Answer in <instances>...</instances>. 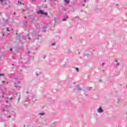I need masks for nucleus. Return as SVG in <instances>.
<instances>
[{
    "mask_svg": "<svg viewBox=\"0 0 127 127\" xmlns=\"http://www.w3.org/2000/svg\"><path fill=\"white\" fill-rule=\"evenodd\" d=\"M80 86H77V90H81V89L80 88H79Z\"/></svg>",
    "mask_w": 127,
    "mask_h": 127,
    "instance_id": "f8f14e48",
    "label": "nucleus"
},
{
    "mask_svg": "<svg viewBox=\"0 0 127 127\" xmlns=\"http://www.w3.org/2000/svg\"><path fill=\"white\" fill-rule=\"evenodd\" d=\"M19 3H20V4H21V2H19V0H18V4H19Z\"/></svg>",
    "mask_w": 127,
    "mask_h": 127,
    "instance_id": "4468645a",
    "label": "nucleus"
},
{
    "mask_svg": "<svg viewBox=\"0 0 127 127\" xmlns=\"http://www.w3.org/2000/svg\"><path fill=\"white\" fill-rule=\"evenodd\" d=\"M43 14H44V15H48V13H46V12H43Z\"/></svg>",
    "mask_w": 127,
    "mask_h": 127,
    "instance_id": "1a4fd4ad",
    "label": "nucleus"
},
{
    "mask_svg": "<svg viewBox=\"0 0 127 127\" xmlns=\"http://www.w3.org/2000/svg\"><path fill=\"white\" fill-rule=\"evenodd\" d=\"M2 83H3L4 84V83H5V82L4 81H2Z\"/></svg>",
    "mask_w": 127,
    "mask_h": 127,
    "instance_id": "b1692460",
    "label": "nucleus"
},
{
    "mask_svg": "<svg viewBox=\"0 0 127 127\" xmlns=\"http://www.w3.org/2000/svg\"><path fill=\"white\" fill-rule=\"evenodd\" d=\"M75 69L76 70V71H77V72H79V68L76 67V68H75Z\"/></svg>",
    "mask_w": 127,
    "mask_h": 127,
    "instance_id": "9b49d317",
    "label": "nucleus"
},
{
    "mask_svg": "<svg viewBox=\"0 0 127 127\" xmlns=\"http://www.w3.org/2000/svg\"><path fill=\"white\" fill-rule=\"evenodd\" d=\"M10 51H12V49H10Z\"/></svg>",
    "mask_w": 127,
    "mask_h": 127,
    "instance_id": "4be33fe9",
    "label": "nucleus"
},
{
    "mask_svg": "<svg viewBox=\"0 0 127 127\" xmlns=\"http://www.w3.org/2000/svg\"><path fill=\"white\" fill-rule=\"evenodd\" d=\"M97 111L98 113H103L104 112V111L101 108H99V109H97Z\"/></svg>",
    "mask_w": 127,
    "mask_h": 127,
    "instance_id": "f03ea898",
    "label": "nucleus"
},
{
    "mask_svg": "<svg viewBox=\"0 0 127 127\" xmlns=\"http://www.w3.org/2000/svg\"><path fill=\"white\" fill-rule=\"evenodd\" d=\"M86 1H87V0H83V1H82V5L83 6H85V4L86 3Z\"/></svg>",
    "mask_w": 127,
    "mask_h": 127,
    "instance_id": "7ed1b4c3",
    "label": "nucleus"
},
{
    "mask_svg": "<svg viewBox=\"0 0 127 127\" xmlns=\"http://www.w3.org/2000/svg\"><path fill=\"white\" fill-rule=\"evenodd\" d=\"M28 53H30V52H28Z\"/></svg>",
    "mask_w": 127,
    "mask_h": 127,
    "instance_id": "c85d7f7f",
    "label": "nucleus"
},
{
    "mask_svg": "<svg viewBox=\"0 0 127 127\" xmlns=\"http://www.w3.org/2000/svg\"><path fill=\"white\" fill-rule=\"evenodd\" d=\"M43 12H44L43 11H42L41 10L37 11V13L38 14H43Z\"/></svg>",
    "mask_w": 127,
    "mask_h": 127,
    "instance_id": "20e7f679",
    "label": "nucleus"
},
{
    "mask_svg": "<svg viewBox=\"0 0 127 127\" xmlns=\"http://www.w3.org/2000/svg\"><path fill=\"white\" fill-rule=\"evenodd\" d=\"M35 75H36V76H38L39 75V73H38V72H36Z\"/></svg>",
    "mask_w": 127,
    "mask_h": 127,
    "instance_id": "9d476101",
    "label": "nucleus"
},
{
    "mask_svg": "<svg viewBox=\"0 0 127 127\" xmlns=\"http://www.w3.org/2000/svg\"><path fill=\"white\" fill-rule=\"evenodd\" d=\"M6 30L7 31H9V30H8V28H7Z\"/></svg>",
    "mask_w": 127,
    "mask_h": 127,
    "instance_id": "aec40b11",
    "label": "nucleus"
},
{
    "mask_svg": "<svg viewBox=\"0 0 127 127\" xmlns=\"http://www.w3.org/2000/svg\"><path fill=\"white\" fill-rule=\"evenodd\" d=\"M25 23H27V22H25Z\"/></svg>",
    "mask_w": 127,
    "mask_h": 127,
    "instance_id": "c756f323",
    "label": "nucleus"
},
{
    "mask_svg": "<svg viewBox=\"0 0 127 127\" xmlns=\"http://www.w3.org/2000/svg\"><path fill=\"white\" fill-rule=\"evenodd\" d=\"M44 32H46V31L45 30H44V31H43Z\"/></svg>",
    "mask_w": 127,
    "mask_h": 127,
    "instance_id": "bb28decb",
    "label": "nucleus"
},
{
    "mask_svg": "<svg viewBox=\"0 0 127 127\" xmlns=\"http://www.w3.org/2000/svg\"><path fill=\"white\" fill-rule=\"evenodd\" d=\"M29 35H30V34H29L28 35V39H30V37H29Z\"/></svg>",
    "mask_w": 127,
    "mask_h": 127,
    "instance_id": "f3484780",
    "label": "nucleus"
},
{
    "mask_svg": "<svg viewBox=\"0 0 127 127\" xmlns=\"http://www.w3.org/2000/svg\"><path fill=\"white\" fill-rule=\"evenodd\" d=\"M23 11H25V9H23Z\"/></svg>",
    "mask_w": 127,
    "mask_h": 127,
    "instance_id": "5701e85b",
    "label": "nucleus"
},
{
    "mask_svg": "<svg viewBox=\"0 0 127 127\" xmlns=\"http://www.w3.org/2000/svg\"><path fill=\"white\" fill-rule=\"evenodd\" d=\"M0 0L1 4H2V5H6V4H7V3H6V0Z\"/></svg>",
    "mask_w": 127,
    "mask_h": 127,
    "instance_id": "f257e3e1",
    "label": "nucleus"
},
{
    "mask_svg": "<svg viewBox=\"0 0 127 127\" xmlns=\"http://www.w3.org/2000/svg\"><path fill=\"white\" fill-rule=\"evenodd\" d=\"M4 76V74L3 73H0V79H1V77Z\"/></svg>",
    "mask_w": 127,
    "mask_h": 127,
    "instance_id": "423d86ee",
    "label": "nucleus"
},
{
    "mask_svg": "<svg viewBox=\"0 0 127 127\" xmlns=\"http://www.w3.org/2000/svg\"><path fill=\"white\" fill-rule=\"evenodd\" d=\"M14 15H15V12L14 13Z\"/></svg>",
    "mask_w": 127,
    "mask_h": 127,
    "instance_id": "a878e982",
    "label": "nucleus"
},
{
    "mask_svg": "<svg viewBox=\"0 0 127 127\" xmlns=\"http://www.w3.org/2000/svg\"><path fill=\"white\" fill-rule=\"evenodd\" d=\"M116 66H119L120 65L119 63H118V61L117 60L116 61Z\"/></svg>",
    "mask_w": 127,
    "mask_h": 127,
    "instance_id": "0eeeda50",
    "label": "nucleus"
},
{
    "mask_svg": "<svg viewBox=\"0 0 127 127\" xmlns=\"http://www.w3.org/2000/svg\"><path fill=\"white\" fill-rule=\"evenodd\" d=\"M3 95H4V94H1V95L2 96V97H3Z\"/></svg>",
    "mask_w": 127,
    "mask_h": 127,
    "instance_id": "412c9836",
    "label": "nucleus"
},
{
    "mask_svg": "<svg viewBox=\"0 0 127 127\" xmlns=\"http://www.w3.org/2000/svg\"><path fill=\"white\" fill-rule=\"evenodd\" d=\"M67 18H69L68 16H66L65 18L63 19V21H66V20H67Z\"/></svg>",
    "mask_w": 127,
    "mask_h": 127,
    "instance_id": "39448f33",
    "label": "nucleus"
},
{
    "mask_svg": "<svg viewBox=\"0 0 127 127\" xmlns=\"http://www.w3.org/2000/svg\"><path fill=\"white\" fill-rule=\"evenodd\" d=\"M19 101H20V98H18V102H19Z\"/></svg>",
    "mask_w": 127,
    "mask_h": 127,
    "instance_id": "a211bd4d",
    "label": "nucleus"
},
{
    "mask_svg": "<svg viewBox=\"0 0 127 127\" xmlns=\"http://www.w3.org/2000/svg\"><path fill=\"white\" fill-rule=\"evenodd\" d=\"M8 100H12V97H10V98H8Z\"/></svg>",
    "mask_w": 127,
    "mask_h": 127,
    "instance_id": "dca6fc26",
    "label": "nucleus"
},
{
    "mask_svg": "<svg viewBox=\"0 0 127 127\" xmlns=\"http://www.w3.org/2000/svg\"><path fill=\"white\" fill-rule=\"evenodd\" d=\"M40 115L41 116H43V115H44V113H40Z\"/></svg>",
    "mask_w": 127,
    "mask_h": 127,
    "instance_id": "ddd939ff",
    "label": "nucleus"
},
{
    "mask_svg": "<svg viewBox=\"0 0 127 127\" xmlns=\"http://www.w3.org/2000/svg\"><path fill=\"white\" fill-rule=\"evenodd\" d=\"M52 46H54V45H55V43H54L52 44Z\"/></svg>",
    "mask_w": 127,
    "mask_h": 127,
    "instance_id": "2eb2a0df",
    "label": "nucleus"
},
{
    "mask_svg": "<svg viewBox=\"0 0 127 127\" xmlns=\"http://www.w3.org/2000/svg\"><path fill=\"white\" fill-rule=\"evenodd\" d=\"M0 14H1V12H0Z\"/></svg>",
    "mask_w": 127,
    "mask_h": 127,
    "instance_id": "cd10ccee",
    "label": "nucleus"
},
{
    "mask_svg": "<svg viewBox=\"0 0 127 127\" xmlns=\"http://www.w3.org/2000/svg\"><path fill=\"white\" fill-rule=\"evenodd\" d=\"M64 2H65V3H69V0H64Z\"/></svg>",
    "mask_w": 127,
    "mask_h": 127,
    "instance_id": "6e6552de",
    "label": "nucleus"
},
{
    "mask_svg": "<svg viewBox=\"0 0 127 127\" xmlns=\"http://www.w3.org/2000/svg\"><path fill=\"white\" fill-rule=\"evenodd\" d=\"M33 0V1H35V0Z\"/></svg>",
    "mask_w": 127,
    "mask_h": 127,
    "instance_id": "393cba45",
    "label": "nucleus"
},
{
    "mask_svg": "<svg viewBox=\"0 0 127 127\" xmlns=\"http://www.w3.org/2000/svg\"><path fill=\"white\" fill-rule=\"evenodd\" d=\"M102 66H104V65H105V63H103L102 64Z\"/></svg>",
    "mask_w": 127,
    "mask_h": 127,
    "instance_id": "6ab92c4d",
    "label": "nucleus"
}]
</instances>
